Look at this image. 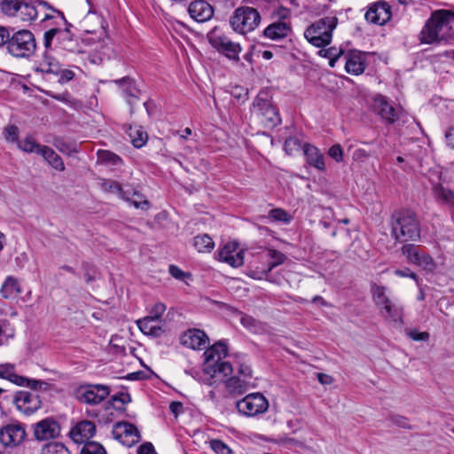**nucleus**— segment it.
Instances as JSON below:
<instances>
[{
  "label": "nucleus",
  "mask_w": 454,
  "mask_h": 454,
  "mask_svg": "<svg viewBox=\"0 0 454 454\" xmlns=\"http://www.w3.org/2000/svg\"><path fill=\"white\" fill-rule=\"evenodd\" d=\"M392 235L399 242L416 241L420 238V224L414 212L395 211L391 215Z\"/></svg>",
  "instance_id": "f257e3e1"
},
{
  "label": "nucleus",
  "mask_w": 454,
  "mask_h": 454,
  "mask_svg": "<svg viewBox=\"0 0 454 454\" xmlns=\"http://www.w3.org/2000/svg\"><path fill=\"white\" fill-rule=\"evenodd\" d=\"M7 52L14 58L28 59L36 50V42L34 34L27 29L15 31L12 28L6 43Z\"/></svg>",
  "instance_id": "f03ea898"
},
{
  "label": "nucleus",
  "mask_w": 454,
  "mask_h": 454,
  "mask_svg": "<svg viewBox=\"0 0 454 454\" xmlns=\"http://www.w3.org/2000/svg\"><path fill=\"white\" fill-rule=\"evenodd\" d=\"M337 24L338 19L335 16L319 19L306 28L304 37L312 45L324 48L331 43Z\"/></svg>",
  "instance_id": "7ed1b4c3"
},
{
  "label": "nucleus",
  "mask_w": 454,
  "mask_h": 454,
  "mask_svg": "<svg viewBox=\"0 0 454 454\" xmlns=\"http://www.w3.org/2000/svg\"><path fill=\"white\" fill-rule=\"evenodd\" d=\"M229 22L234 32L246 35L259 26L261 15L254 7L239 6L234 10Z\"/></svg>",
  "instance_id": "20e7f679"
},
{
  "label": "nucleus",
  "mask_w": 454,
  "mask_h": 454,
  "mask_svg": "<svg viewBox=\"0 0 454 454\" xmlns=\"http://www.w3.org/2000/svg\"><path fill=\"white\" fill-rule=\"evenodd\" d=\"M0 9L3 14L18 17L26 22L35 20L38 17L35 4L26 0H0Z\"/></svg>",
  "instance_id": "39448f33"
},
{
  "label": "nucleus",
  "mask_w": 454,
  "mask_h": 454,
  "mask_svg": "<svg viewBox=\"0 0 454 454\" xmlns=\"http://www.w3.org/2000/svg\"><path fill=\"white\" fill-rule=\"evenodd\" d=\"M236 407L239 413L254 417L264 413L269 408V403L261 393H253L238 401Z\"/></svg>",
  "instance_id": "423d86ee"
},
{
  "label": "nucleus",
  "mask_w": 454,
  "mask_h": 454,
  "mask_svg": "<svg viewBox=\"0 0 454 454\" xmlns=\"http://www.w3.org/2000/svg\"><path fill=\"white\" fill-rule=\"evenodd\" d=\"M209 43L218 52L223 54L229 59L239 61L241 46L238 43L232 42L223 34L211 32L208 35Z\"/></svg>",
  "instance_id": "0eeeda50"
},
{
  "label": "nucleus",
  "mask_w": 454,
  "mask_h": 454,
  "mask_svg": "<svg viewBox=\"0 0 454 454\" xmlns=\"http://www.w3.org/2000/svg\"><path fill=\"white\" fill-rule=\"evenodd\" d=\"M253 107L265 128L272 129L280 124V115L277 108L269 100L256 98L253 103Z\"/></svg>",
  "instance_id": "6e6552de"
},
{
  "label": "nucleus",
  "mask_w": 454,
  "mask_h": 454,
  "mask_svg": "<svg viewBox=\"0 0 454 454\" xmlns=\"http://www.w3.org/2000/svg\"><path fill=\"white\" fill-rule=\"evenodd\" d=\"M26 436L25 425L19 421H13L0 428V442L4 447H17L25 441Z\"/></svg>",
  "instance_id": "1a4fd4ad"
},
{
  "label": "nucleus",
  "mask_w": 454,
  "mask_h": 454,
  "mask_svg": "<svg viewBox=\"0 0 454 454\" xmlns=\"http://www.w3.org/2000/svg\"><path fill=\"white\" fill-rule=\"evenodd\" d=\"M109 394V387L95 384L87 387H80L76 391V398L80 403L96 405L103 402Z\"/></svg>",
  "instance_id": "9d476101"
},
{
  "label": "nucleus",
  "mask_w": 454,
  "mask_h": 454,
  "mask_svg": "<svg viewBox=\"0 0 454 454\" xmlns=\"http://www.w3.org/2000/svg\"><path fill=\"white\" fill-rule=\"evenodd\" d=\"M112 433L114 439L127 447H132L141 441V434L137 427L127 421L115 423Z\"/></svg>",
  "instance_id": "9b49d317"
},
{
  "label": "nucleus",
  "mask_w": 454,
  "mask_h": 454,
  "mask_svg": "<svg viewBox=\"0 0 454 454\" xmlns=\"http://www.w3.org/2000/svg\"><path fill=\"white\" fill-rule=\"evenodd\" d=\"M64 20L67 24V27L65 29L59 28L56 47L72 53H83L84 49L82 41H81L78 36L72 33L71 28L73 27V25L67 23L66 19Z\"/></svg>",
  "instance_id": "f8f14e48"
},
{
  "label": "nucleus",
  "mask_w": 454,
  "mask_h": 454,
  "mask_svg": "<svg viewBox=\"0 0 454 454\" xmlns=\"http://www.w3.org/2000/svg\"><path fill=\"white\" fill-rule=\"evenodd\" d=\"M60 431V425L52 418H46L34 425V435L37 441L57 438Z\"/></svg>",
  "instance_id": "ddd939ff"
},
{
  "label": "nucleus",
  "mask_w": 454,
  "mask_h": 454,
  "mask_svg": "<svg viewBox=\"0 0 454 454\" xmlns=\"http://www.w3.org/2000/svg\"><path fill=\"white\" fill-rule=\"evenodd\" d=\"M14 403L22 413L30 415L40 409L42 402L35 393L19 391L14 396Z\"/></svg>",
  "instance_id": "4468645a"
},
{
  "label": "nucleus",
  "mask_w": 454,
  "mask_h": 454,
  "mask_svg": "<svg viewBox=\"0 0 454 454\" xmlns=\"http://www.w3.org/2000/svg\"><path fill=\"white\" fill-rule=\"evenodd\" d=\"M267 257L271 261L264 267L249 270L247 275L254 279H262L266 277L274 268L283 264L286 260V255L282 252L273 249H267Z\"/></svg>",
  "instance_id": "2eb2a0df"
},
{
  "label": "nucleus",
  "mask_w": 454,
  "mask_h": 454,
  "mask_svg": "<svg viewBox=\"0 0 454 454\" xmlns=\"http://www.w3.org/2000/svg\"><path fill=\"white\" fill-rule=\"evenodd\" d=\"M365 20L375 25H384L391 18L390 6L384 2L372 4L364 14Z\"/></svg>",
  "instance_id": "dca6fc26"
},
{
  "label": "nucleus",
  "mask_w": 454,
  "mask_h": 454,
  "mask_svg": "<svg viewBox=\"0 0 454 454\" xmlns=\"http://www.w3.org/2000/svg\"><path fill=\"white\" fill-rule=\"evenodd\" d=\"M180 342L192 349H202L208 345L209 340L203 331L194 328L184 332L180 336Z\"/></svg>",
  "instance_id": "f3484780"
},
{
  "label": "nucleus",
  "mask_w": 454,
  "mask_h": 454,
  "mask_svg": "<svg viewBox=\"0 0 454 454\" xmlns=\"http://www.w3.org/2000/svg\"><path fill=\"white\" fill-rule=\"evenodd\" d=\"M218 259L237 268L244 263V251L238 249L236 243H227L219 250Z\"/></svg>",
  "instance_id": "a211bd4d"
},
{
  "label": "nucleus",
  "mask_w": 454,
  "mask_h": 454,
  "mask_svg": "<svg viewBox=\"0 0 454 454\" xmlns=\"http://www.w3.org/2000/svg\"><path fill=\"white\" fill-rule=\"evenodd\" d=\"M440 16L437 15V11L432 13L430 19L426 22L421 33L420 39L422 43H433L441 42L440 32Z\"/></svg>",
  "instance_id": "6ab92c4d"
},
{
  "label": "nucleus",
  "mask_w": 454,
  "mask_h": 454,
  "mask_svg": "<svg viewBox=\"0 0 454 454\" xmlns=\"http://www.w3.org/2000/svg\"><path fill=\"white\" fill-rule=\"evenodd\" d=\"M96 433V426L92 421H79L70 431V438L75 443H85L94 436Z\"/></svg>",
  "instance_id": "aec40b11"
},
{
  "label": "nucleus",
  "mask_w": 454,
  "mask_h": 454,
  "mask_svg": "<svg viewBox=\"0 0 454 454\" xmlns=\"http://www.w3.org/2000/svg\"><path fill=\"white\" fill-rule=\"evenodd\" d=\"M188 13L197 22H206L214 15V9L204 0L192 1L188 6Z\"/></svg>",
  "instance_id": "412c9836"
},
{
  "label": "nucleus",
  "mask_w": 454,
  "mask_h": 454,
  "mask_svg": "<svg viewBox=\"0 0 454 454\" xmlns=\"http://www.w3.org/2000/svg\"><path fill=\"white\" fill-rule=\"evenodd\" d=\"M437 15L440 16V32L441 42H450L454 40V11L438 10Z\"/></svg>",
  "instance_id": "4be33fe9"
},
{
  "label": "nucleus",
  "mask_w": 454,
  "mask_h": 454,
  "mask_svg": "<svg viewBox=\"0 0 454 454\" xmlns=\"http://www.w3.org/2000/svg\"><path fill=\"white\" fill-rule=\"evenodd\" d=\"M114 82L121 87L122 92L130 106H133L140 99L141 90L137 86L134 79L126 76L115 80Z\"/></svg>",
  "instance_id": "5701e85b"
},
{
  "label": "nucleus",
  "mask_w": 454,
  "mask_h": 454,
  "mask_svg": "<svg viewBox=\"0 0 454 454\" xmlns=\"http://www.w3.org/2000/svg\"><path fill=\"white\" fill-rule=\"evenodd\" d=\"M372 107L373 111L380 115L382 119L387 121L388 123L395 122V108L387 102V98L382 95H378L373 98Z\"/></svg>",
  "instance_id": "b1692460"
},
{
  "label": "nucleus",
  "mask_w": 454,
  "mask_h": 454,
  "mask_svg": "<svg viewBox=\"0 0 454 454\" xmlns=\"http://www.w3.org/2000/svg\"><path fill=\"white\" fill-rule=\"evenodd\" d=\"M292 31L289 22L278 20L267 26L263 30V35L270 40L286 38Z\"/></svg>",
  "instance_id": "393cba45"
},
{
  "label": "nucleus",
  "mask_w": 454,
  "mask_h": 454,
  "mask_svg": "<svg viewBox=\"0 0 454 454\" xmlns=\"http://www.w3.org/2000/svg\"><path fill=\"white\" fill-rule=\"evenodd\" d=\"M345 69L347 73L354 75L364 73L365 69V59L361 51H349L346 55Z\"/></svg>",
  "instance_id": "a878e982"
},
{
  "label": "nucleus",
  "mask_w": 454,
  "mask_h": 454,
  "mask_svg": "<svg viewBox=\"0 0 454 454\" xmlns=\"http://www.w3.org/2000/svg\"><path fill=\"white\" fill-rule=\"evenodd\" d=\"M303 153L306 157V162L309 166L321 171L325 169V158L318 148L309 144H304Z\"/></svg>",
  "instance_id": "bb28decb"
},
{
  "label": "nucleus",
  "mask_w": 454,
  "mask_h": 454,
  "mask_svg": "<svg viewBox=\"0 0 454 454\" xmlns=\"http://www.w3.org/2000/svg\"><path fill=\"white\" fill-rule=\"evenodd\" d=\"M137 325L140 331L147 335L153 337H159L163 333L162 327L158 325V322L153 319V317H145L138 319Z\"/></svg>",
  "instance_id": "cd10ccee"
},
{
  "label": "nucleus",
  "mask_w": 454,
  "mask_h": 454,
  "mask_svg": "<svg viewBox=\"0 0 454 454\" xmlns=\"http://www.w3.org/2000/svg\"><path fill=\"white\" fill-rule=\"evenodd\" d=\"M228 355V347L224 341H218L204 352L205 363L222 360Z\"/></svg>",
  "instance_id": "c85d7f7f"
},
{
  "label": "nucleus",
  "mask_w": 454,
  "mask_h": 454,
  "mask_svg": "<svg viewBox=\"0 0 454 454\" xmlns=\"http://www.w3.org/2000/svg\"><path fill=\"white\" fill-rule=\"evenodd\" d=\"M371 293L372 301L379 309L392 301L387 295V288L384 286H380L376 283L372 284Z\"/></svg>",
  "instance_id": "c756f323"
},
{
  "label": "nucleus",
  "mask_w": 454,
  "mask_h": 454,
  "mask_svg": "<svg viewBox=\"0 0 454 454\" xmlns=\"http://www.w3.org/2000/svg\"><path fill=\"white\" fill-rule=\"evenodd\" d=\"M204 372L212 376L216 373H223L224 376H228L232 372V366L229 362L222 360H214V362L204 363Z\"/></svg>",
  "instance_id": "7c9ffc66"
},
{
  "label": "nucleus",
  "mask_w": 454,
  "mask_h": 454,
  "mask_svg": "<svg viewBox=\"0 0 454 454\" xmlns=\"http://www.w3.org/2000/svg\"><path fill=\"white\" fill-rule=\"evenodd\" d=\"M380 311L383 317H389L394 322L401 324L403 323V309L401 305L396 304L393 301H390L388 304L385 305L383 308H381Z\"/></svg>",
  "instance_id": "2f4dec72"
},
{
  "label": "nucleus",
  "mask_w": 454,
  "mask_h": 454,
  "mask_svg": "<svg viewBox=\"0 0 454 454\" xmlns=\"http://www.w3.org/2000/svg\"><path fill=\"white\" fill-rule=\"evenodd\" d=\"M41 155L45 160L56 170L64 171L65 164L61 157L55 153V151L49 146H43L41 149Z\"/></svg>",
  "instance_id": "473e14b6"
},
{
  "label": "nucleus",
  "mask_w": 454,
  "mask_h": 454,
  "mask_svg": "<svg viewBox=\"0 0 454 454\" xmlns=\"http://www.w3.org/2000/svg\"><path fill=\"white\" fill-rule=\"evenodd\" d=\"M1 294L5 299L15 298L20 294L21 289L18 280L13 277H8L1 287Z\"/></svg>",
  "instance_id": "72a5a7b5"
},
{
  "label": "nucleus",
  "mask_w": 454,
  "mask_h": 454,
  "mask_svg": "<svg viewBox=\"0 0 454 454\" xmlns=\"http://www.w3.org/2000/svg\"><path fill=\"white\" fill-rule=\"evenodd\" d=\"M433 194L439 203L454 206V192L442 184H436L433 188Z\"/></svg>",
  "instance_id": "f704fd0d"
},
{
  "label": "nucleus",
  "mask_w": 454,
  "mask_h": 454,
  "mask_svg": "<svg viewBox=\"0 0 454 454\" xmlns=\"http://www.w3.org/2000/svg\"><path fill=\"white\" fill-rule=\"evenodd\" d=\"M100 187L105 192L117 193L121 199H129V191H123L121 184L115 180L102 179Z\"/></svg>",
  "instance_id": "c9c22d12"
},
{
  "label": "nucleus",
  "mask_w": 454,
  "mask_h": 454,
  "mask_svg": "<svg viewBox=\"0 0 454 454\" xmlns=\"http://www.w3.org/2000/svg\"><path fill=\"white\" fill-rule=\"evenodd\" d=\"M225 386L230 394L242 395L247 390L248 382L246 380L233 376L226 380Z\"/></svg>",
  "instance_id": "e433bc0d"
},
{
  "label": "nucleus",
  "mask_w": 454,
  "mask_h": 454,
  "mask_svg": "<svg viewBox=\"0 0 454 454\" xmlns=\"http://www.w3.org/2000/svg\"><path fill=\"white\" fill-rule=\"evenodd\" d=\"M259 219L289 223L292 220V216L286 210L277 207L270 210L267 215L259 216Z\"/></svg>",
  "instance_id": "4c0bfd02"
},
{
  "label": "nucleus",
  "mask_w": 454,
  "mask_h": 454,
  "mask_svg": "<svg viewBox=\"0 0 454 454\" xmlns=\"http://www.w3.org/2000/svg\"><path fill=\"white\" fill-rule=\"evenodd\" d=\"M193 246L200 253H209L215 247V243L207 234L198 235L193 239Z\"/></svg>",
  "instance_id": "58836bf2"
},
{
  "label": "nucleus",
  "mask_w": 454,
  "mask_h": 454,
  "mask_svg": "<svg viewBox=\"0 0 454 454\" xmlns=\"http://www.w3.org/2000/svg\"><path fill=\"white\" fill-rule=\"evenodd\" d=\"M402 253L405 255L408 262L417 265L419 257L422 254V250L413 244L403 245L401 248Z\"/></svg>",
  "instance_id": "ea45409f"
},
{
  "label": "nucleus",
  "mask_w": 454,
  "mask_h": 454,
  "mask_svg": "<svg viewBox=\"0 0 454 454\" xmlns=\"http://www.w3.org/2000/svg\"><path fill=\"white\" fill-rule=\"evenodd\" d=\"M129 136L132 145L137 148H141L147 141V133L140 127L129 128Z\"/></svg>",
  "instance_id": "a19ab883"
},
{
  "label": "nucleus",
  "mask_w": 454,
  "mask_h": 454,
  "mask_svg": "<svg viewBox=\"0 0 454 454\" xmlns=\"http://www.w3.org/2000/svg\"><path fill=\"white\" fill-rule=\"evenodd\" d=\"M129 199H123L124 200L132 204L136 208L147 210L150 207V202L145 197L137 191H129Z\"/></svg>",
  "instance_id": "79ce46f5"
},
{
  "label": "nucleus",
  "mask_w": 454,
  "mask_h": 454,
  "mask_svg": "<svg viewBox=\"0 0 454 454\" xmlns=\"http://www.w3.org/2000/svg\"><path fill=\"white\" fill-rule=\"evenodd\" d=\"M59 62L44 56V60L40 64V67L35 68V72L57 74L59 71Z\"/></svg>",
  "instance_id": "37998d69"
},
{
  "label": "nucleus",
  "mask_w": 454,
  "mask_h": 454,
  "mask_svg": "<svg viewBox=\"0 0 454 454\" xmlns=\"http://www.w3.org/2000/svg\"><path fill=\"white\" fill-rule=\"evenodd\" d=\"M52 144L60 153H66L67 155H71L72 153L77 152L74 144L66 141L61 137H54Z\"/></svg>",
  "instance_id": "c03bdc74"
},
{
  "label": "nucleus",
  "mask_w": 454,
  "mask_h": 454,
  "mask_svg": "<svg viewBox=\"0 0 454 454\" xmlns=\"http://www.w3.org/2000/svg\"><path fill=\"white\" fill-rule=\"evenodd\" d=\"M98 158L100 162L109 163L114 166H119L122 163V160L119 155L107 150H98Z\"/></svg>",
  "instance_id": "a18cd8bd"
},
{
  "label": "nucleus",
  "mask_w": 454,
  "mask_h": 454,
  "mask_svg": "<svg viewBox=\"0 0 454 454\" xmlns=\"http://www.w3.org/2000/svg\"><path fill=\"white\" fill-rule=\"evenodd\" d=\"M41 454H70V452L63 443L51 442L43 447Z\"/></svg>",
  "instance_id": "49530a36"
},
{
  "label": "nucleus",
  "mask_w": 454,
  "mask_h": 454,
  "mask_svg": "<svg viewBox=\"0 0 454 454\" xmlns=\"http://www.w3.org/2000/svg\"><path fill=\"white\" fill-rule=\"evenodd\" d=\"M43 145L37 144L31 137H27L19 143V147L24 152L36 153L38 154H41V149H43Z\"/></svg>",
  "instance_id": "de8ad7c7"
},
{
  "label": "nucleus",
  "mask_w": 454,
  "mask_h": 454,
  "mask_svg": "<svg viewBox=\"0 0 454 454\" xmlns=\"http://www.w3.org/2000/svg\"><path fill=\"white\" fill-rule=\"evenodd\" d=\"M80 454H106L105 448L97 442H87L83 444Z\"/></svg>",
  "instance_id": "09e8293b"
},
{
  "label": "nucleus",
  "mask_w": 454,
  "mask_h": 454,
  "mask_svg": "<svg viewBox=\"0 0 454 454\" xmlns=\"http://www.w3.org/2000/svg\"><path fill=\"white\" fill-rule=\"evenodd\" d=\"M301 149L303 150V145L298 138L289 137L285 141L284 150L287 154L291 155L295 152H299Z\"/></svg>",
  "instance_id": "8fccbe9b"
},
{
  "label": "nucleus",
  "mask_w": 454,
  "mask_h": 454,
  "mask_svg": "<svg viewBox=\"0 0 454 454\" xmlns=\"http://www.w3.org/2000/svg\"><path fill=\"white\" fill-rule=\"evenodd\" d=\"M210 447L216 454H234L233 450L226 443L218 439L211 440Z\"/></svg>",
  "instance_id": "3c124183"
},
{
  "label": "nucleus",
  "mask_w": 454,
  "mask_h": 454,
  "mask_svg": "<svg viewBox=\"0 0 454 454\" xmlns=\"http://www.w3.org/2000/svg\"><path fill=\"white\" fill-rule=\"evenodd\" d=\"M47 95L56 100H59V101H61V102H64V103L69 105L71 107H73L74 109H80L82 106V102H71L70 101L71 97H70L69 93H67V92L63 93V94H53L52 92H48Z\"/></svg>",
  "instance_id": "603ef678"
},
{
  "label": "nucleus",
  "mask_w": 454,
  "mask_h": 454,
  "mask_svg": "<svg viewBox=\"0 0 454 454\" xmlns=\"http://www.w3.org/2000/svg\"><path fill=\"white\" fill-rule=\"evenodd\" d=\"M417 265L422 267L425 270L427 271H433L435 268V262L434 259L425 252H422Z\"/></svg>",
  "instance_id": "864d4df0"
},
{
  "label": "nucleus",
  "mask_w": 454,
  "mask_h": 454,
  "mask_svg": "<svg viewBox=\"0 0 454 454\" xmlns=\"http://www.w3.org/2000/svg\"><path fill=\"white\" fill-rule=\"evenodd\" d=\"M371 156L377 157L378 151L377 150H366L364 148H358L355 150L353 153V159L358 161H364Z\"/></svg>",
  "instance_id": "5fc2aeb1"
},
{
  "label": "nucleus",
  "mask_w": 454,
  "mask_h": 454,
  "mask_svg": "<svg viewBox=\"0 0 454 454\" xmlns=\"http://www.w3.org/2000/svg\"><path fill=\"white\" fill-rule=\"evenodd\" d=\"M291 12L288 8L279 5L278 4L277 7L273 9L271 12V17L274 19H278V20L284 21L286 19L289 18Z\"/></svg>",
  "instance_id": "6e6d98bb"
},
{
  "label": "nucleus",
  "mask_w": 454,
  "mask_h": 454,
  "mask_svg": "<svg viewBox=\"0 0 454 454\" xmlns=\"http://www.w3.org/2000/svg\"><path fill=\"white\" fill-rule=\"evenodd\" d=\"M344 50L341 48L330 47L328 49H321L318 51L319 56L326 59H332L333 57H341L344 54Z\"/></svg>",
  "instance_id": "4d7b16f0"
},
{
  "label": "nucleus",
  "mask_w": 454,
  "mask_h": 454,
  "mask_svg": "<svg viewBox=\"0 0 454 454\" xmlns=\"http://www.w3.org/2000/svg\"><path fill=\"white\" fill-rule=\"evenodd\" d=\"M82 270H83V276L87 283H90L95 280L96 269L92 264L83 262L82 263Z\"/></svg>",
  "instance_id": "13d9d810"
},
{
  "label": "nucleus",
  "mask_w": 454,
  "mask_h": 454,
  "mask_svg": "<svg viewBox=\"0 0 454 454\" xmlns=\"http://www.w3.org/2000/svg\"><path fill=\"white\" fill-rule=\"evenodd\" d=\"M59 28H51L43 34V45L46 50L51 49L53 39L59 36Z\"/></svg>",
  "instance_id": "bf43d9fd"
},
{
  "label": "nucleus",
  "mask_w": 454,
  "mask_h": 454,
  "mask_svg": "<svg viewBox=\"0 0 454 454\" xmlns=\"http://www.w3.org/2000/svg\"><path fill=\"white\" fill-rule=\"evenodd\" d=\"M14 365L12 364H0V378L12 380V376L15 375Z\"/></svg>",
  "instance_id": "052dcab7"
},
{
  "label": "nucleus",
  "mask_w": 454,
  "mask_h": 454,
  "mask_svg": "<svg viewBox=\"0 0 454 454\" xmlns=\"http://www.w3.org/2000/svg\"><path fill=\"white\" fill-rule=\"evenodd\" d=\"M240 314V324L247 329L250 331H254L257 328L258 322L251 316L239 313Z\"/></svg>",
  "instance_id": "680f3d73"
},
{
  "label": "nucleus",
  "mask_w": 454,
  "mask_h": 454,
  "mask_svg": "<svg viewBox=\"0 0 454 454\" xmlns=\"http://www.w3.org/2000/svg\"><path fill=\"white\" fill-rule=\"evenodd\" d=\"M328 155L333 158L336 162H340L343 160V151L340 145L336 144L332 145L328 150Z\"/></svg>",
  "instance_id": "e2e57ef3"
},
{
  "label": "nucleus",
  "mask_w": 454,
  "mask_h": 454,
  "mask_svg": "<svg viewBox=\"0 0 454 454\" xmlns=\"http://www.w3.org/2000/svg\"><path fill=\"white\" fill-rule=\"evenodd\" d=\"M165 310H166V306L163 303H161V302L156 303L153 307V309L150 312V315L147 317H153V319L159 322L162 314L165 312Z\"/></svg>",
  "instance_id": "0e129e2a"
},
{
  "label": "nucleus",
  "mask_w": 454,
  "mask_h": 454,
  "mask_svg": "<svg viewBox=\"0 0 454 454\" xmlns=\"http://www.w3.org/2000/svg\"><path fill=\"white\" fill-rule=\"evenodd\" d=\"M57 74L59 75V82L62 84L72 81L74 77V73L72 70L61 69L60 67Z\"/></svg>",
  "instance_id": "69168bd1"
},
{
  "label": "nucleus",
  "mask_w": 454,
  "mask_h": 454,
  "mask_svg": "<svg viewBox=\"0 0 454 454\" xmlns=\"http://www.w3.org/2000/svg\"><path fill=\"white\" fill-rule=\"evenodd\" d=\"M407 335L413 340L426 341L429 339V334L427 332H419L416 329L407 330Z\"/></svg>",
  "instance_id": "338daca9"
},
{
  "label": "nucleus",
  "mask_w": 454,
  "mask_h": 454,
  "mask_svg": "<svg viewBox=\"0 0 454 454\" xmlns=\"http://www.w3.org/2000/svg\"><path fill=\"white\" fill-rule=\"evenodd\" d=\"M19 129L14 125H9L4 129V137L10 142H14L18 139Z\"/></svg>",
  "instance_id": "774afa93"
}]
</instances>
